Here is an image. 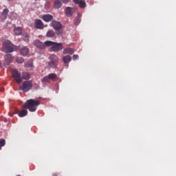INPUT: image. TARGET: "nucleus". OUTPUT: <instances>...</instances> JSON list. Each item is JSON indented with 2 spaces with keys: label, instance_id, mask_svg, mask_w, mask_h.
<instances>
[{
  "label": "nucleus",
  "instance_id": "nucleus-8",
  "mask_svg": "<svg viewBox=\"0 0 176 176\" xmlns=\"http://www.w3.org/2000/svg\"><path fill=\"white\" fill-rule=\"evenodd\" d=\"M5 63L4 65L5 67H7V68L9 67V64L12 63V60H14L13 56L10 54H7L4 57Z\"/></svg>",
  "mask_w": 176,
  "mask_h": 176
},
{
  "label": "nucleus",
  "instance_id": "nucleus-18",
  "mask_svg": "<svg viewBox=\"0 0 176 176\" xmlns=\"http://www.w3.org/2000/svg\"><path fill=\"white\" fill-rule=\"evenodd\" d=\"M65 13H66V16L67 17H72L73 13H72V8L71 7H67L65 9Z\"/></svg>",
  "mask_w": 176,
  "mask_h": 176
},
{
  "label": "nucleus",
  "instance_id": "nucleus-29",
  "mask_svg": "<svg viewBox=\"0 0 176 176\" xmlns=\"http://www.w3.org/2000/svg\"><path fill=\"white\" fill-rule=\"evenodd\" d=\"M6 141L5 139L0 140V148L5 146Z\"/></svg>",
  "mask_w": 176,
  "mask_h": 176
},
{
  "label": "nucleus",
  "instance_id": "nucleus-13",
  "mask_svg": "<svg viewBox=\"0 0 176 176\" xmlns=\"http://www.w3.org/2000/svg\"><path fill=\"white\" fill-rule=\"evenodd\" d=\"M41 19L45 21V23H50L53 20V16L52 14L42 15Z\"/></svg>",
  "mask_w": 176,
  "mask_h": 176
},
{
  "label": "nucleus",
  "instance_id": "nucleus-32",
  "mask_svg": "<svg viewBox=\"0 0 176 176\" xmlns=\"http://www.w3.org/2000/svg\"><path fill=\"white\" fill-rule=\"evenodd\" d=\"M63 3H68L69 2V0H60Z\"/></svg>",
  "mask_w": 176,
  "mask_h": 176
},
{
  "label": "nucleus",
  "instance_id": "nucleus-11",
  "mask_svg": "<svg viewBox=\"0 0 176 176\" xmlns=\"http://www.w3.org/2000/svg\"><path fill=\"white\" fill-rule=\"evenodd\" d=\"M34 27L37 28V30H43V22L40 19H35Z\"/></svg>",
  "mask_w": 176,
  "mask_h": 176
},
{
  "label": "nucleus",
  "instance_id": "nucleus-7",
  "mask_svg": "<svg viewBox=\"0 0 176 176\" xmlns=\"http://www.w3.org/2000/svg\"><path fill=\"white\" fill-rule=\"evenodd\" d=\"M12 74L14 80L16 82V83H18V85H20L21 82H23V78H21V74L19 72L17 69H12Z\"/></svg>",
  "mask_w": 176,
  "mask_h": 176
},
{
  "label": "nucleus",
  "instance_id": "nucleus-21",
  "mask_svg": "<svg viewBox=\"0 0 176 176\" xmlns=\"http://www.w3.org/2000/svg\"><path fill=\"white\" fill-rule=\"evenodd\" d=\"M28 115V111L23 109L19 112V118H24V116H27Z\"/></svg>",
  "mask_w": 176,
  "mask_h": 176
},
{
  "label": "nucleus",
  "instance_id": "nucleus-5",
  "mask_svg": "<svg viewBox=\"0 0 176 176\" xmlns=\"http://www.w3.org/2000/svg\"><path fill=\"white\" fill-rule=\"evenodd\" d=\"M52 27L56 31L57 35H61L63 32H61V30L63 28V25H61V23L57 21H52L51 23Z\"/></svg>",
  "mask_w": 176,
  "mask_h": 176
},
{
  "label": "nucleus",
  "instance_id": "nucleus-1",
  "mask_svg": "<svg viewBox=\"0 0 176 176\" xmlns=\"http://www.w3.org/2000/svg\"><path fill=\"white\" fill-rule=\"evenodd\" d=\"M41 102L34 99L28 100L23 104L25 109H28L30 112H35L36 107H39Z\"/></svg>",
  "mask_w": 176,
  "mask_h": 176
},
{
  "label": "nucleus",
  "instance_id": "nucleus-3",
  "mask_svg": "<svg viewBox=\"0 0 176 176\" xmlns=\"http://www.w3.org/2000/svg\"><path fill=\"white\" fill-rule=\"evenodd\" d=\"M3 52L4 53H12V52H14V45L12 44L10 41L5 40L3 41Z\"/></svg>",
  "mask_w": 176,
  "mask_h": 176
},
{
  "label": "nucleus",
  "instance_id": "nucleus-22",
  "mask_svg": "<svg viewBox=\"0 0 176 176\" xmlns=\"http://www.w3.org/2000/svg\"><path fill=\"white\" fill-rule=\"evenodd\" d=\"M54 5L55 9H60L62 6L61 1H60V0H54Z\"/></svg>",
  "mask_w": 176,
  "mask_h": 176
},
{
  "label": "nucleus",
  "instance_id": "nucleus-31",
  "mask_svg": "<svg viewBox=\"0 0 176 176\" xmlns=\"http://www.w3.org/2000/svg\"><path fill=\"white\" fill-rule=\"evenodd\" d=\"M49 6H50V3H45V9H49Z\"/></svg>",
  "mask_w": 176,
  "mask_h": 176
},
{
  "label": "nucleus",
  "instance_id": "nucleus-25",
  "mask_svg": "<svg viewBox=\"0 0 176 176\" xmlns=\"http://www.w3.org/2000/svg\"><path fill=\"white\" fill-rule=\"evenodd\" d=\"M41 82L43 83H50V78H49V76H44L43 78L41 80Z\"/></svg>",
  "mask_w": 176,
  "mask_h": 176
},
{
  "label": "nucleus",
  "instance_id": "nucleus-33",
  "mask_svg": "<svg viewBox=\"0 0 176 176\" xmlns=\"http://www.w3.org/2000/svg\"><path fill=\"white\" fill-rule=\"evenodd\" d=\"M52 176H58L57 173H54Z\"/></svg>",
  "mask_w": 176,
  "mask_h": 176
},
{
  "label": "nucleus",
  "instance_id": "nucleus-6",
  "mask_svg": "<svg viewBox=\"0 0 176 176\" xmlns=\"http://www.w3.org/2000/svg\"><path fill=\"white\" fill-rule=\"evenodd\" d=\"M31 89H32V80L24 81L21 87L22 91H24L25 93H27V91H30Z\"/></svg>",
  "mask_w": 176,
  "mask_h": 176
},
{
  "label": "nucleus",
  "instance_id": "nucleus-16",
  "mask_svg": "<svg viewBox=\"0 0 176 176\" xmlns=\"http://www.w3.org/2000/svg\"><path fill=\"white\" fill-rule=\"evenodd\" d=\"M82 17V15L78 14L76 19L74 20V25H79L80 24V18Z\"/></svg>",
  "mask_w": 176,
  "mask_h": 176
},
{
  "label": "nucleus",
  "instance_id": "nucleus-27",
  "mask_svg": "<svg viewBox=\"0 0 176 176\" xmlns=\"http://www.w3.org/2000/svg\"><path fill=\"white\" fill-rule=\"evenodd\" d=\"M16 61L19 64H23V63H24V58H23V57L18 56L16 58Z\"/></svg>",
  "mask_w": 176,
  "mask_h": 176
},
{
  "label": "nucleus",
  "instance_id": "nucleus-23",
  "mask_svg": "<svg viewBox=\"0 0 176 176\" xmlns=\"http://www.w3.org/2000/svg\"><path fill=\"white\" fill-rule=\"evenodd\" d=\"M22 78H23L25 80H29V79L31 78V76L29 74V73L23 72Z\"/></svg>",
  "mask_w": 176,
  "mask_h": 176
},
{
  "label": "nucleus",
  "instance_id": "nucleus-30",
  "mask_svg": "<svg viewBox=\"0 0 176 176\" xmlns=\"http://www.w3.org/2000/svg\"><path fill=\"white\" fill-rule=\"evenodd\" d=\"M79 58V56L78 54H74L73 56V60H78Z\"/></svg>",
  "mask_w": 176,
  "mask_h": 176
},
{
  "label": "nucleus",
  "instance_id": "nucleus-14",
  "mask_svg": "<svg viewBox=\"0 0 176 176\" xmlns=\"http://www.w3.org/2000/svg\"><path fill=\"white\" fill-rule=\"evenodd\" d=\"M62 60L64 63V64H66V67H68V64H69V63H71V61L72 60V58L69 56V55H67V56H65L62 58Z\"/></svg>",
  "mask_w": 176,
  "mask_h": 176
},
{
  "label": "nucleus",
  "instance_id": "nucleus-9",
  "mask_svg": "<svg viewBox=\"0 0 176 176\" xmlns=\"http://www.w3.org/2000/svg\"><path fill=\"white\" fill-rule=\"evenodd\" d=\"M33 45H34V46H36V47H38V49H41V50H43V49H45L46 47V44H45V43H42L41 41L39 40H35L34 41H33Z\"/></svg>",
  "mask_w": 176,
  "mask_h": 176
},
{
  "label": "nucleus",
  "instance_id": "nucleus-28",
  "mask_svg": "<svg viewBox=\"0 0 176 176\" xmlns=\"http://www.w3.org/2000/svg\"><path fill=\"white\" fill-rule=\"evenodd\" d=\"M23 41L26 43L30 42V36L28 34H26L23 37Z\"/></svg>",
  "mask_w": 176,
  "mask_h": 176
},
{
  "label": "nucleus",
  "instance_id": "nucleus-26",
  "mask_svg": "<svg viewBox=\"0 0 176 176\" xmlns=\"http://www.w3.org/2000/svg\"><path fill=\"white\" fill-rule=\"evenodd\" d=\"M48 77L50 78V80H54L55 79H57V74L52 73L48 75Z\"/></svg>",
  "mask_w": 176,
  "mask_h": 176
},
{
  "label": "nucleus",
  "instance_id": "nucleus-20",
  "mask_svg": "<svg viewBox=\"0 0 176 176\" xmlns=\"http://www.w3.org/2000/svg\"><path fill=\"white\" fill-rule=\"evenodd\" d=\"M55 36H56V32H54V31L53 30H48L46 34V36L47 38H54Z\"/></svg>",
  "mask_w": 176,
  "mask_h": 176
},
{
  "label": "nucleus",
  "instance_id": "nucleus-19",
  "mask_svg": "<svg viewBox=\"0 0 176 176\" xmlns=\"http://www.w3.org/2000/svg\"><path fill=\"white\" fill-rule=\"evenodd\" d=\"M74 52L72 48H65L63 50V54H74Z\"/></svg>",
  "mask_w": 176,
  "mask_h": 176
},
{
  "label": "nucleus",
  "instance_id": "nucleus-4",
  "mask_svg": "<svg viewBox=\"0 0 176 176\" xmlns=\"http://www.w3.org/2000/svg\"><path fill=\"white\" fill-rule=\"evenodd\" d=\"M48 67L50 68H57L58 65V56L56 54H51L49 57Z\"/></svg>",
  "mask_w": 176,
  "mask_h": 176
},
{
  "label": "nucleus",
  "instance_id": "nucleus-17",
  "mask_svg": "<svg viewBox=\"0 0 176 176\" xmlns=\"http://www.w3.org/2000/svg\"><path fill=\"white\" fill-rule=\"evenodd\" d=\"M25 67L27 68V69L31 71V69L34 68V64L32 63V61H28L25 64Z\"/></svg>",
  "mask_w": 176,
  "mask_h": 176
},
{
  "label": "nucleus",
  "instance_id": "nucleus-36",
  "mask_svg": "<svg viewBox=\"0 0 176 176\" xmlns=\"http://www.w3.org/2000/svg\"><path fill=\"white\" fill-rule=\"evenodd\" d=\"M0 121H1V118H0Z\"/></svg>",
  "mask_w": 176,
  "mask_h": 176
},
{
  "label": "nucleus",
  "instance_id": "nucleus-12",
  "mask_svg": "<svg viewBox=\"0 0 176 176\" xmlns=\"http://www.w3.org/2000/svg\"><path fill=\"white\" fill-rule=\"evenodd\" d=\"M73 2H74L76 5H78L81 9H85V8H86V2L83 0H73Z\"/></svg>",
  "mask_w": 176,
  "mask_h": 176
},
{
  "label": "nucleus",
  "instance_id": "nucleus-10",
  "mask_svg": "<svg viewBox=\"0 0 176 176\" xmlns=\"http://www.w3.org/2000/svg\"><path fill=\"white\" fill-rule=\"evenodd\" d=\"M18 49L19 50H20V53L22 56H28V54L30 53V50L27 47H22L19 45L18 47Z\"/></svg>",
  "mask_w": 176,
  "mask_h": 176
},
{
  "label": "nucleus",
  "instance_id": "nucleus-24",
  "mask_svg": "<svg viewBox=\"0 0 176 176\" xmlns=\"http://www.w3.org/2000/svg\"><path fill=\"white\" fill-rule=\"evenodd\" d=\"M14 32L15 35H21V33L23 32V29H21V28L20 27L16 28L14 30Z\"/></svg>",
  "mask_w": 176,
  "mask_h": 176
},
{
  "label": "nucleus",
  "instance_id": "nucleus-15",
  "mask_svg": "<svg viewBox=\"0 0 176 176\" xmlns=\"http://www.w3.org/2000/svg\"><path fill=\"white\" fill-rule=\"evenodd\" d=\"M8 13L9 10L8 8L4 9L1 13V19H2V20H6V19H8Z\"/></svg>",
  "mask_w": 176,
  "mask_h": 176
},
{
  "label": "nucleus",
  "instance_id": "nucleus-34",
  "mask_svg": "<svg viewBox=\"0 0 176 176\" xmlns=\"http://www.w3.org/2000/svg\"><path fill=\"white\" fill-rule=\"evenodd\" d=\"M8 1V2H12V1H13V0H7Z\"/></svg>",
  "mask_w": 176,
  "mask_h": 176
},
{
  "label": "nucleus",
  "instance_id": "nucleus-2",
  "mask_svg": "<svg viewBox=\"0 0 176 176\" xmlns=\"http://www.w3.org/2000/svg\"><path fill=\"white\" fill-rule=\"evenodd\" d=\"M45 45L50 47V52H61V50L64 49V47H63V43H61L47 41H45Z\"/></svg>",
  "mask_w": 176,
  "mask_h": 176
},
{
  "label": "nucleus",
  "instance_id": "nucleus-35",
  "mask_svg": "<svg viewBox=\"0 0 176 176\" xmlns=\"http://www.w3.org/2000/svg\"><path fill=\"white\" fill-rule=\"evenodd\" d=\"M1 63H0V67H1Z\"/></svg>",
  "mask_w": 176,
  "mask_h": 176
}]
</instances>
